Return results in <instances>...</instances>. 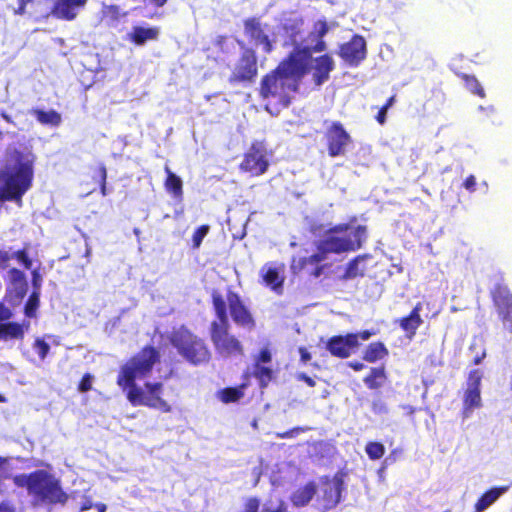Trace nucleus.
I'll return each instance as SVG.
<instances>
[{
  "label": "nucleus",
  "mask_w": 512,
  "mask_h": 512,
  "mask_svg": "<svg viewBox=\"0 0 512 512\" xmlns=\"http://www.w3.org/2000/svg\"><path fill=\"white\" fill-rule=\"evenodd\" d=\"M9 285L6 289L5 298L12 305L22 302L28 291V282L23 271L18 268L8 270Z\"/></svg>",
  "instance_id": "a211bd4d"
},
{
  "label": "nucleus",
  "mask_w": 512,
  "mask_h": 512,
  "mask_svg": "<svg viewBox=\"0 0 512 512\" xmlns=\"http://www.w3.org/2000/svg\"><path fill=\"white\" fill-rule=\"evenodd\" d=\"M308 57L306 48L296 47L290 51L274 69L262 76L258 88L260 98L287 108L292 94L299 91L303 78L309 73Z\"/></svg>",
  "instance_id": "f03ea898"
},
{
  "label": "nucleus",
  "mask_w": 512,
  "mask_h": 512,
  "mask_svg": "<svg viewBox=\"0 0 512 512\" xmlns=\"http://www.w3.org/2000/svg\"><path fill=\"white\" fill-rule=\"evenodd\" d=\"M490 296L503 329L512 333V293L506 285L496 284Z\"/></svg>",
  "instance_id": "9d476101"
},
{
  "label": "nucleus",
  "mask_w": 512,
  "mask_h": 512,
  "mask_svg": "<svg viewBox=\"0 0 512 512\" xmlns=\"http://www.w3.org/2000/svg\"><path fill=\"white\" fill-rule=\"evenodd\" d=\"M313 448V457L317 459L324 458L327 454L330 453L331 445L326 441H315L310 444Z\"/></svg>",
  "instance_id": "ea45409f"
},
{
  "label": "nucleus",
  "mask_w": 512,
  "mask_h": 512,
  "mask_svg": "<svg viewBox=\"0 0 512 512\" xmlns=\"http://www.w3.org/2000/svg\"><path fill=\"white\" fill-rule=\"evenodd\" d=\"M253 376L259 381L260 387H266L273 378V370L258 362L253 365Z\"/></svg>",
  "instance_id": "e433bc0d"
},
{
  "label": "nucleus",
  "mask_w": 512,
  "mask_h": 512,
  "mask_svg": "<svg viewBox=\"0 0 512 512\" xmlns=\"http://www.w3.org/2000/svg\"><path fill=\"white\" fill-rule=\"evenodd\" d=\"M387 380L384 366L372 367L370 372L363 378V382L370 390L381 388Z\"/></svg>",
  "instance_id": "7c9ffc66"
},
{
  "label": "nucleus",
  "mask_w": 512,
  "mask_h": 512,
  "mask_svg": "<svg viewBox=\"0 0 512 512\" xmlns=\"http://www.w3.org/2000/svg\"><path fill=\"white\" fill-rule=\"evenodd\" d=\"M348 366L354 371H362L364 369V364L360 361H352L348 363Z\"/></svg>",
  "instance_id": "052dcab7"
},
{
  "label": "nucleus",
  "mask_w": 512,
  "mask_h": 512,
  "mask_svg": "<svg viewBox=\"0 0 512 512\" xmlns=\"http://www.w3.org/2000/svg\"><path fill=\"white\" fill-rule=\"evenodd\" d=\"M160 358V352L155 346L142 347L138 353L121 366L116 383L126 392V397L133 406H146L169 413L172 407L162 398L163 384L161 382H146L144 390L136 385V379L147 377L152 372L154 365L160 362Z\"/></svg>",
  "instance_id": "f257e3e1"
},
{
  "label": "nucleus",
  "mask_w": 512,
  "mask_h": 512,
  "mask_svg": "<svg viewBox=\"0 0 512 512\" xmlns=\"http://www.w3.org/2000/svg\"><path fill=\"white\" fill-rule=\"evenodd\" d=\"M326 349L332 356L346 359L357 349L355 336L350 333L332 336L326 342Z\"/></svg>",
  "instance_id": "aec40b11"
},
{
  "label": "nucleus",
  "mask_w": 512,
  "mask_h": 512,
  "mask_svg": "<svg viewBox=\"0 0 512 512\" xmlns=\"http://www.w3.org/2000/svg\"><path fill=\"white\" fill-rule=\"evenodd\" d=\"M166 179L164 181L165 190L176 200L183 199V182L179 176L173 173L166 165L164 167Z\"/></svg>",
  "instance_id": "c756f323"
},
{
  "label": "nucleus",
  "mask_w": 512,
  "mask_h": 512,
  "mask_svg": "<svg viewBox=\"0 0 512 512\" xmlns=\"http://www.w3.org/2000/svg\"><path fill=\"white\" fill-rule=\"evenodd\" d=\"M32 347L41 360H44L50 351V345L40 337L35 338Z\"/></svg>",
  "instance_id": "37998d69"
},
{
  "label": "nucleus",
  "mask_w": 512,
  "mask_h": 512,
  "mask_svg": "<svg viewBox=\"0 0 512 512\" xmlns=\"http://www.w3.org/2000/svg\"><path fill=\"white\" fill-rule=\"evenodd\" d=\"M325 140L328 155L330 157L342 156L346 153L347 147L352 142L350 134L343 124L334 121L325 131Z\"/></svg>",
  "instance_id": "f8f14e48"
},
{
  "label": "nucleus",
  "mask_w": 512,
  "mask_h": 512,
  "mask_svg": "<svg viewBox=\"0 0 512 512\" xmlns=\"http://www.w3.org/2000/svg\"><path fill=\"white\" fill-rule=\"evenodd\" d=\"M33 279H32V285H33V291H39L40 292V286H41V279L38 274V272L35 270L32 273Z\"/></svg>",
  "instance_id": "13d9d810"
},
{
  "label": "nucleus",
  "mask_w": 512,
  "mask_h": 512,
  "mask_svg": "<svg viewBox=\"0 0 512 512\" xmlns=\"http://www.w3.org/2000/svg\"><path fill=\"white\" fill-rule=\"evenodd\" d=\"M246 383L236 387H225L217 392V398L224 404L240 401L245 395Z\"/></svg>",
  "instance_id": "2f4dec72"
},
{
  "label": "nucleus",
  "mask_w": 512,
  "mask_h": 512,
  "mask_svg": "<svg viewBox=\"0 0 512 512\" xmlns=\"http://www.w3.org/2000/svg\"><path fill=\"white\" fill-rule=\"evenodd\" d=\"M463 187L469 192L476 190V178L474 175H469L463 182Z\"/></svg>",
  "instance_id": "3c124183"
},
{
  "label": "nucleus",
  "mask_w": 512,
  "mask_h": 512,
  "mask_svg": "<svg viewBox=\"0 0 512 512\" xmlns=\"http://www.w3.org/2000/svg\"><path fill=\"white\" fill-rule=\"evenodd\" d=\"M156 7H162L166 4L167 0H151Z\"/></svg>",
  "instance_id": "69168bd1"
},
{
  "label": "nucleus",
  "mask_w": 512,
  "mask_h": 512,
  "mask_svg": "<svg viewBox=\"0 0 512 512\" xmlns=\"http://www.w3.org/2000/svg\"><path fill=\"white\" fill-rule=\"evenodd\" d=\"M425 362L428 365L433 366V367H436V366L440 365V362L436 360L434 355H430L429 357H427Z\"/></svg>",
  "instance_id": "680f3d73"
},
{
  "label": "nucleus",
  "mask_w": 512,
  "mask_h": 512,
  "mask_svg": "<svg viewBox=\"0 0 512 512\" xmlns=\"http://www.w3.org/2000/svg\"><path fill=\"white\" fill-rule=\"evenodd\" d=\"M30 113L42 125L57 127L62 122L61 114L58 113L56 110H53V109L45 111V110H42V109L34 108V109L31 110Z\"/></svg>",
  "instance_id": "f704fd0d"
},
{
  "label": "nucleus",
  "mask_w": 512,
  "mask_h": 512,
  "mask_svg": "<svg viewBox=\"0 0 512 512\" xmlns=\"http://www.w3.org/2000/svg\"><path fill=\"white\" fill-rule=\"evenodd\" d=\"M350 334L355 336V340H356V344H357V348H358L360 346L359 339L368 340L372 336L376 335V331L375 330H363V331H360L357 333H350Z\"/></svg>",
  "instance_id": "49530a36"
},
{
  "label": "nucleus",
  "mask_w": 512,
  "mask_h": 512,
  "mask_svg": "<svg viewBox=\"0 0 512 512\" xmlns=\"http://www.w3.org/2000/svg\"><path fill=\"white\" fill-rule=\"evenodd\" d=\"M296 379L305 382L309 387H314L316 385L315 380L305 373H298L296 375Z\"/></svg>",
  "instance_id": "5fc2aeb1"
},
{
  "label": "nucleus",
  "mask_w": 512,
  "mask_h": 512,
  "mask_svg": "<svg viewBox=\"0 0 512 512\" xmlns=\"http://www.w3.org/2000/svg\"><path fill=\"white\" fill-rule=\"evenodd\" d=\"M226 307L228 306L233 322L241 327L253 329L256 322L249 308L244 304L241 296L232 290L226 293Z\"/></svg>",
  "instance_id": "4468645a"
},
{
  "label": "nucleus",
  "mask_w": 512,
  "mask_h": 512,
  "mask_svg": "<svg viewBox=\"0 0 512 512\" xmlns=\"http://www.w3.org/2000/svg\"><path fill=\"white\" fill-rule=\"evenodd\" d=\"M92 503L91 502H88V503H84L81 507V510L84 511V510H88V509H91L92 508Z\"/></svg>",
  "instance_id": "338daca9"
},
{
  "label": "nucleus",
  "mask_w": 512,
  "mask_h": 512,
  "mask_svg": "<svg viewBox=\"0 0 512 512\" xmlns=\"http://www.w3.org/2000/svg\"><path fill=\"white\" fill-rule=\"evenodd\" d=\"M368 238L366 225L357 224V217H350L347 223H339L329 228L317 244L325 258L330 254L355 252L363 247Z\"/></svg>",
  "instance_id": "20e7f679"
},
{
  "label": "nucleus",
  "mask_w": 512,
  "mask_h": 512,
  "mask_svg": "<svg viewBox=\"0 0 512 512\" xmlns=\"http://www.w3.org/2000/svg\"><path fill=\"white\" fill-rule=\"evenodd\" d=\"M13 317V311L0 301V340H22L30 328L28 321L21 323L9 321Z\"/></svg>",
  "instance_id": "9b49d317"
},
{
  "label": "nucleus",
  "mask_w": 512,
  "mask_h": 512,
  "mask_svg": "<svg viewBox=\"0 0 512 512\" xmlns=\"http://www.w3.org/2000/svg\"><path fill=\"white\" fill-rule=\"evenodd\" d=\"M271 360L272 356L270 351L267 348H264L259 352L255 362H258L261 365V363H269Z\"/></svg>",
  "instance_id": "09e8293b"
},
{
  "label": "nucleus",
  "mask_w": 512,
  "mask_h": 512,
  "mask_svg": "<svg viewBox=\"0 0 512 512\" xmlns=\"http://www.w3.org/2000/svg\"><path fill=\"white\" fill-rule=\"evenodd\" d=\"M387 109H384V107H381L379 110H378V113L376 114L375 116V119L376 121L380 124V125H383L385 124L386 122V119H387Z\"/></svg>",
  "instance_id": "6e6d98bb"
},
{
  "label": "nucleus",
  "mask_w": 512,
  "mask_h": 512,
  "mask_svg": "<svg viewBox=\"0 0 512 512\" xmlns=\"http://www.w3.org/2000/svg\"><path fill=\"white\" fill-rule=\"evenodd\" d=\"M335 63L329 54H323L313 58L310 62L309 71L312 72V82L314 87L318 88L327 82L330 73L334 70Z\"/></svg>",
  "instance_id": "6ab92c4d"
},
{
  "label": "nucleus",
  "mask_w": 512,
  "mask_h": 512,
  "mask_svg": "<svg viewBox=\"0 0 512 512\" xmlns=\"http://www.w3.org/2000/svg\"><path fill=\"white\" fill-rule=\"evenodd\" d=\"M258 75V58L254 49L245 47L233 65L228 82L231 85L254 82Z\"/></svg>",
  "instance_id": "6e6552de"
},
{
  "label": "nucleus",
  "mask_w": 512,
  "mask_h": 512,
  "mask_svg": "<svg viewBox=\"0 0 512 512\" xmlns=\"http://www.w3.org/2000/svg\"><path fill=\"white\" fill-rule=\"evenodd\" d=\"M35 0H17V8L14 10L16 15H24L28 4L34 3Z\"/></svg>",
  "instance_id": "8fccbe9b"
},
{
  "label": "nucleus",
  "mask_w": 512,
  "mask_h": 512,
  "mask_svg": "<svg viewBox=\"0 0 512 512\" xmlns=\"http://www.w3.org/2000/svg\"><path fill=\"white\" fill-rule=\"evenodd\" d=\"M8 459L0 456V482L7 478Z\"/></svg>",
  "instance_id": "864d4df0"
},
{
  "label": "nucleus",
  "mask_w": 512,
  "mask_h": 512,
  "mask_svg": "<svg viewBox=\"0 0 512 512\" xmlns=\"http://www.w3.org/2000/svg\"><path fill=\"white\" fill-rule=\"evenodd\" d=\"M339 56L351 67H357L367 55L366 41L363 36L355 34L348 42L339 47Z\"/></svg>",
  "instance_id": "dca6fc26"
},
{
  "label": "nucleus",
  "mask_w": 512,
  "mask_h": 512,
  "mask_svg": "<svg viewBox=\"0 0 512 512\" xmlns=\"http://www.w3.org/2000/svg\"><path fill=\"white\" fill-rule=\"evenodd\" d=\"M325 256L320 250H317L314 254L309 257L293 258L291 261V271L294 274H299L304 271L307 265H316V267L309 273L310 276L318 278L323 273V266H320L321 262L325 260Z\"/></svg>",
  "instance_id": "4be33fe9"
},
{
  "label": "nucleus",
  "mask_w": 512,
  "mask_h": 512,
  "mask_svg": "<svg viewBox=\"0 0 512 512\" xmlns=\"http://www.w3.org/2000/svg\"><path fill=\"white\" fill-rule=\"evenodd\" d=\"M0 512H19L16 506L10 501L0 502Z\"/></svg>",
  "instance_id": "603ef678"
},
{
  "label": "nucleus",
  "mask_w": 512,
  "mask_h": 512,
  "mask_svg": "<svg viewBox=\"0 0 512 512\" xmlns=\"http://www.w3.org/2000/svg\"><path fill=\"white\" fill-rule=\"evenodd\" d=\"M298 351L300 354V359L303 363H306L311 359V354L305 347H299Z\"/></svg>",
  "instance_id": "bf43d9fd"
},
{
  "label": "nucleus",
  "mask_w": 512,
  "mask_h": 512,
  "mask_svg": "<svg viewBox=\"0 0 512 512\" xmlns=\"http://www.w3.org/2000/svg\"><path fill=\"white\" fill-rule=\"evenodd\" d=\"M95 507H96L98 512H106V510H107V507H106V505L104 503H97L95 505Z\"/></svg>",
  "instance_id": "0e129e2a"
},
{
  "label": "nucleus",
  "mask_w": 512,
  "mask_h": 512,
  "mask_svg": "<svg viewBox=\"0 0 512 512\" xmlns=\"http://www.w3.org/2000/svg\"><path fill=\"white\" fill-rule=\"evenodd\" d=\"M268 151L263 141L255 140L243 154L239 164L240 171L248 173L251 177H259L269 168Z\"/></svg>",
  "instance_id": "1a4fd4ad"
},
{
  "label": "nucleus",
  "mask_w": 512,
  "mask_h": 512,
  "mask_svg": "<svg viewBox=\"0 0 512 512\" xmlns=\"http://www.w3.org/2000/svg\"><path fill=\"white\" fill-rule=\"evenodd\" d=\"M421 310L422 303L418 302L407 316L401 317L397 321L400 328L405 332L409 339H412L416 335L418 328L423 323L420 316Z\"/></svg>",
  "instance_id": "b1692460"
},
{
  "label": "nucleus",
  "mask_w": 512,
  "mask_h": 512,
  "mask_svg": "<svg viewBox=\"0 0 512 512\" xmlns=\"http://www.w3.org/2000/svg\"><path fill=\"white\" fill-rule=\"evenodd\" d=\"M244 33L256 46H262L266 54L274 50V40L265 32L264 26L257 17H250L244 20Z\"/></svg>",
  "instance_id": "f3484780"
},
{
  "label": "nucleus",
  "mask_w": 512,
  "mask_h": 512,
  "mask_svg": "<svg viewBox=\"0 0 512 512\" xmlns=\"http://www.w3.org/2000/svg\"><path fill=\"white\" fill-rule=\"evenodd\" d=\"M11 258L16 259L27 270L32 268L33 262L26 248L17 250L12 255H10V259Z\"/></svg>",
  "instance_id": "a19ab883"
},
{
  "label": "nucleus",
  "mask_w": 512,
  "mask_h": 512,
  "mask_svg": "<svg viewBox=\"0 0 512 512\" xmlns=\"http://www.w3.org/2000/svg\"><path fill=\"white\" fill-rule=\"evenodd\" d=\"M0 179L3 187L0 188V203L15 201L19 206L22 197L31 188L33 181V167L29 162H21L14 170H5Z\"/></svg>",
  "instance_id": "0eeeda50"
},
{
  "label": "nucleus",
  "mask_w": 512,
  "mask_h": 512,
  "mask_svg": "<svg viewBox=\"0 0 512 512\" xmlns=\"http://www.w3.org/2000/svg\"><path fill=\"white\" fill-rule=\"evenodd\" d=\"M158 36V27L134 26L131 32L128 34L127 39L137 46H142L147 41L157 40Z\"/></svg>",
  "instance_id": "bb28decb"
},
{
  "label": "nucleus",
  "mask_w": 512,
  "mask_h": 512,
  "mask_svg": "<svg viewBox=\"0 0 512 512\" xmlns=\"http://www.w3.org/2000/svg\"><path fill=\"white\" fill-rule=\"evenodd\" d=\"M329 28L328 24L325 20H318L314 24L313 33L316 35L317 41L313 46H298L299 48H306L309 50V57H308V66H310V62L312 60V54L323 52L326 50L327 46L325 41L323 40V37L327 34Z\"/></svg>",
  "instance_id": "c85d7f7f"
},
{
  "label": "nucleus",
  "mask_w": 512,
  "mask_h": 512,
  "mask_svg": "<svg viewBox=\"0 0 512 512\" xmlns=\"http://www.w3.org/2000/svg\"><path fill=\"white\" fill-rule=\"evenodd\" d=\"M10 261V254L0 250V268H6Z\"/></svg>",
  "instance_id": "4d7b16f0"
},
{
  "label": "nucleus",
  "mask_w": 512,
  "mask_h": 512,
  "mask_svg": "<svg viewBox=\"0 0 512 512\" xmlns=\"http://www.w3.org/2000/svg\"><path fill=\"white\" fill-rule=\"evenodd\" d=\"M284 265L276 266L272 263L265 264L260 271L263 283L274 292L280 294L283 291L285 281Z\"/></svg>",
  "instance_id": "412c9836"
},
{
  "label": "nucleus",
  "mask_w": 512,
  "mask_h": 512,
  "mask_svg": "<svg viewBox=\"0 0 512 512\" xmlns=\"http://www.w3.org/2000/svg\"><path fill=\"white\" fill-rule=\"evenodd\" d=\"M13 483L17 487L26 488L28 495L32 498L33 506L64 505L68 500L60 480L44 469L15 475Z\"/></svg>",
  "instance_id": "7ed1b4c3"
},
{
  "label": "nucleus",
  "mask_w": 512,
  "mask_h": 512,
  "mask_svg": "<svg viewBox=\"0 0 512 512\" xmlns=\"http://www.w3.org/2000/svg\"><path fill=\"white\" fill-rule=\"evenodd\" d=\"M210 227L206 224L199 226L192 235L194 248H199L204 237L208 234Z\"/></svg>",
  "instance_id": "c03bdc74"
},
{
  "label": "nucleus",
  "mask_w": 512,
  "mask_h": 512,
  "mask_svg": "<svg viewBox=\"0 0 512 512\" xmlns=\"http://www.w3.org/2000/svg\"><path fill=\"white\" fill-rule=\"evenodd\" d=\"M395 100H396V95H392V96H390V97L386 100L385 104H384L382 107H384V109H387V110H388L391 106H393V104L395 103Z\"/></svg>",
  "instance_id": "e2e57ef3"
},
{
  "label": "nucleus",
  "mask_w": 512,
  "mask_h": 512,
  "mask_svg": "<svg viewBox=\"0 0 512 512\" xmlns=\"http://www.w3.org/2000/svg\"><path fill=\"white\" fill-rule=\"evenodd\" d=\"M458 76L463 80L464 85L468 91L478 96L479 98H485V90L474 75L460 73Z\"/></svg>",
  "instance_id": "c9c22d12"
},
{
  "label": "nucleus",
  "mask_w": 512,
  "mask_h": 512,
  "mask_svg": "<svg viewBox=\"0 0 512 512\" xmlns=\"http://www.w3.org/2000/svg\"><path fill=\"white\" fill-rule=\"evenodd\" d=\"M302 25L303 20L297 19L291 22L284 23L282 29L286 36L289 38V44L293 46V49L296 46H302L300 43V39L302 37Z\"/></svg>",
  "instance_id": "72a5a7b5"
},
{
  "label": "nucleus",
  "mask_w": 512,
  "mask_h": 512,
  "mask_svg": "<svg viewBox=\"0 0 512 512\" xmlns=\"http://www.w3.org/2000/svg\"><path fill=\"white\" fill-rule=\"evenodd\" d=\"M483 373L480 369H473L467 378V388L464 391L463 410L464 417H468L474 409L482 406L481 381Z\"/></svg>",
  "instance_id": "ddd939ff"
},
{
  "label": "nucleus",
  "mask_w": 512,
  "mask_h": 512,
  "mask_svg": "<svg viewBox=\"0 0 512 512\" xmlns=\"http://www.w3.org/2000/svg\"><path fill=\"white\" fill-rule=\"evenodd\" d=\"M509 490V486H496L485 491L475 502L474 512H483L494 504L504 493Z\"/></svg>",
  "instance_id": "a878e982"
},
{
  "label": "nucleus",
  "mask_w": 512,
  "mask_h": 512,
  "mask_svg": "<svg viewBox=\"0 0 512 512\" xmlns=\"http://www.w3.org/2000/svg\"><path fill=\"white\" fill-rule=\"evenodd\" d=\"M385 447L382 443L370 441L365 446V452L370 460H378L385 454Z\"/></svg>",
  "instance_id": "58836bf2"
},
{
  "label": "nucleus",
  "mask_w": 512,
  "mask_h": 512,
  "mask_svg": "<svg viewBox=\"0 0 512 512\" xmlns=\"http://www.w3.org/2000/svg\"><path fill=\"white\" fill-rule=\"evenodd\" d=\"M93 376L90 373H85L79 381L78 390L82 393L88 392L92 389Z\"/></svg>",
  "instance_id": "a18cd8bd"
},
{
  "label": "nucleus",
  "mask_w": 512,
  "mask_h": 512,
  "mask_svg": "<svg viewBox=\"0 0 512 512\" xmlns=\"http://www.w3.org/2000/svg\"><path fill=\"white\" fill-rule=\"evenodd\" d=\"M321 483V495L318 501L321 503L322 509L328 511L340 502L344 481L342 476L336 474L332 479L329 477L322 478Z\"/></svg>",
  "instance_id": "2eb2a0df"
},
{
  "label": "nucleus",
  "mask_w": 512,
  "mask_h": 512,
  "mask_svg": "<svg viewBox=\"0 0 512 512\" xmlns=\"http://www.w3.org/2000/svg\"><path fill=\"white\" fill-rule=\"evenodd\" d=\"M389 354L387 347L380 341L371 342L363 353V360L369 363H375L384 359Z\"/></svg>",
  "instance_id": "473e14b6"
},
{
  "label": "nucleus",
  "mask_w": 512,
  "mask_h": 512,
  "mask_svg": "<svg viewBox=\"0 0 512 512\" xmlns=\"http://www.w3.org/2000/svg\"><path fill=\"white\" fill-rule=\"evenodd\" d=\"M316 492V483L314 481H309L291 494L290 501L295 507H304L309 504Z\"/></svg>",
  "instance_id": "cd10ccee"
},
{
  "label": "nucleus",
  "mask_w": 512,
  "mask_h": 512,
  "mask_svg": "<svg viewBox=\"0 0 512 512\" xmlns=\"http://www.w3.org/2000/svg\"><path fill=\"white\" fill-rule=\"evenodd\" d=\"M212 307L216 316L210 324V339L215 351L224 357L241 356L244 348L241 341L231 333L226 302L222 294L216 290L211 293Z\"/></svg>",
  "instance_id": "39448f33"
},
{
  "label": "nucleus",
  "mask_w": 512,
  "mask_h": 512,
  "mask_svg": "<svg viewBox=\"0 0 512 512\" xmlns=\"http://www.w3.org/2000/svg\"><path fill=\"white\" fill-rule=\"evenodd\" d=\"M370 254H361L352 258L345 266L343 274L340 276L341 280L347 281L358 277H364L367 271V260L371 259Z\"/></svg>",
  "instance_id": "393cba45"
},
{
  "label": "nucleus",
  "mask_w": 512,
  "mask_h": 512,
  "mask_svg": "<svg viewBox=\"0 0 512 512\" xmlns=\"http://www.w3.org/2000/svg\"><path fill=\"white\" fill-rule=\"evenodd\" d=\"M481 359H482L481 357H476V358L474 359L473 363H474L475 365H477V364H479V363L481 362Z\"/></svg>",
  "instance_id": "774afa93"
},
{
  "label": "nucleus",
  "mask_w": 512,
  "mask_h": 512,
  "mask_svg": "<svg viewBox=\"0 0 512 512\" xmlns=\"http://www.w3.org/2000/svg\"><path fill=\"white\" fill-rule=\"evenodd\" d=\"M40 305V292L32 291L29 295L25 305H24V314L28 318H35L37 316V310Z\"/></svg>",
  "instance_id": "4c0bfd02"
},
{
  "label": "nucleus",
  "mask_w": 512,
  "mask_h": 512,
  "mask_svg": "<svg viewBox=\"0 0 512 512\" xmlns=\"http://www.w3.org/2000/svg\"><path fill=\"white\" fill-rule=\"evenodd\" d=\"M96 176H97V179L95 178V180L99 184L100 193L102 194V196H106L107 195V188H106L107 169L103 163H101L97 166Z\"/></svg>",
  "instance_id": "79ce46f5"
},
{
  "label": "nucleus",
  "mask_w": 512,
  "mask_h": 512,
  "mask_svg": "<svg viewBox=\"0 0 512 512\" xmlns=\"http://www.w3.org/2000/svg\"><path fill=\"white\" fill-rule=\"evenodd\" d=\"M87 0H56L52 7V14L58 19L71 21L76 18L79 10Z\"/></svg>",
  "instance_id": "5701e85b"
},
{
  "label": "nucleus",
  "mask_w": 512,
  "mask_h": 512,
  "mask_svg": "<svg viewBox=\"0 0 512 512\" xmlns=\"http://www.w3.org/2000/svg\"><path fill=\"white\" fill-rule=\"evenodd\" d=\"M169 341L179 355L191 365L206 364L211 359V351L205 340L185 327L173 331Z\"/></svg>",
  "instance_id": "423d86ee"
},
{
  "label": "nucleus",
  "mask_w": 512,
  "mask_h": 512,
  "mask_svg": "<svg viewBox=\"0 0 512 512\" xmlns=\"http://www.w3.org/2000/svg\"><path fill=\"white\" fill-rule=\"evenodd\" d=\"M307 431V428H304V427H294L288 431H285L283 433H278L277 436L281 439H285V438H291V437H294L295 435L299 434L300 432H305Z\"/></svg>",
  "instance_id": "de8ad7c7"
}]
</instances>
